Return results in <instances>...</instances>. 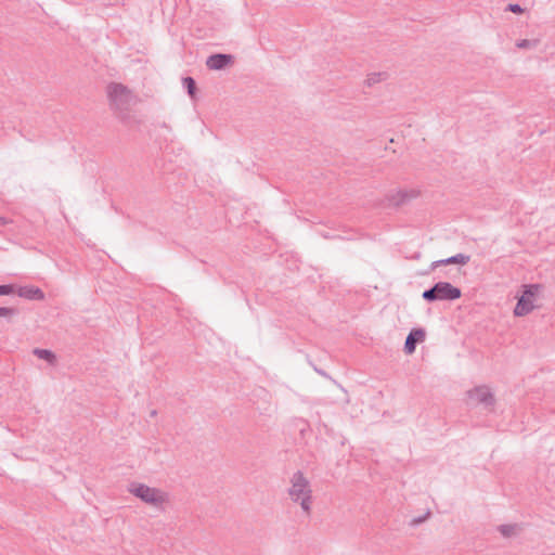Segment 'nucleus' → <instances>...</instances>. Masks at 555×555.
Segmentation results:
<instances>
[{
  "mask_svg": "<svg viewBox=\"0 0 555 555\" xmlns=\"http://www.w3.org/2000/svg\"><path fill=\"white\" fill-rule=\"evenodd\" d=\"M315 371H317L320 375H322V376H326V373H325L324 371H322V370H318V369H315Z\"/></svg>",
  "mask_w": 555,
  "mask_h": 555,
  "instance_id": "4be33fe9",
  "label": "nucleus"
},
{
  "mask_svg": "<svg viewBox=\"0 0 555 555\" xmlns=\"http://www.w3.org/2000/svg\"><path fill=\"white\" fill-rule=\"evenodd\" d=\"M430 516V512L427 511L423 516L415 517L411 520V526H417L428 519Z\"/></svg>",
  "mask_w": 555,
  "mask_h": 555,
  "instance_id": "a211bd4d",
  "label": "nucleus"
},
{
  "mask_svg": "<svg viewBox=\"0 0 555 555\" xmlns=\"http://www.w3.org/2000/svg\"><path fill=\"white\" fill-rule=\"evenodd\" d=\"M470 257L465 254H456L454 256H451L446 259H440L433 261L430 264V270H435L438 267L441 266H448V264H466L469 261Z\"/></svg>",
  "mask_w": 555,
  "mask_h": 555,
  "instance_id": "9d476101",
  "label": "nucleus"
},
{
  "mask_svg": "<svg viewBox=\"0 0 555 555\" xmlns=\"http://www.w3.org/2000/svg\"><path fill=\"white\" fill-rule=\"evenodd\" d=\"M425 336H426V333L423 328L411 330V332L408 334V336L405 338L404 348H403L404 352L406 354H412L416 349V345L418 343H422L425 339Z\"/></svg>",
  "mask_w": 555,
  "mask_h": 555,
  "instance_id": "6e6552de",
  "label": "nucleus"
},
{
  "mask_svg": "<svg viewBox=\"0 0 555 555\" xmlns=\"http://www.w3.org/2000/svg\"><path fill=\"white\" fill-rule=\"evenodd\" d=\"M519 530V526L517 524H506V525H500L498 527V531L504 537V538H511L517 533Z\"/></svg>",
  "mask_w": 555,
  "mask_h": 555,
  "instance_id": "f8f14e48",
  "label": "nucleus"
},
{
  "mask_svg": "<svg viewBox=\"0 0 555 555\" xmlns=\"http://www.w3.org/2000/svg\"><path fill=\"white\" fill-rule=\"evenodd\" d=\"M182 85L185 88L188 94L192 99H195V95H196V82H195V80L192 77H185L182 80Z\"/></svg>",
  "mask_w": 555,
  "mask_h": 555,
  "instance_id": "4468645a",
  "label": "nucleus"
},
{
  "mask_svg": "<svg viewBox=\"0 0 555 555\" xmlns=\"http://www.w3.org/2000/svg\"><path fill=\"white\" fill-rule=\"evenodd\" d=\"M288 495L294 503H298L306 516L311 515L312 511V489L310 481L302 472L297 470L291 478Z\"/></svg>",
  "mask_w": 555,
  "mask_h": 555,
  "instance_id": "f257e3e1",
  "label": "nucleus"
},
{
  "mask_svg": "<svg viewBox=\"0 0 555 555\" xmlns=\"http://www.w3.org/2000/svg\"><path fill=\"white\" fill-rule=\"evenodd\" d=\"M470 399L476 400L478 403L482 404L486 409H492L495 403L494 396L489 387L487 386H478L474 389L468 390L467 392Z\"/></svg>",
  "mask_w": 555,
  "mask_h": 555,
  "instance_id": "0eeeda50",
  "label": "nucleus"
},
{
  "mask_svg": "<svg viewBox=\"0 0 555 555\" xmlns=\"http://www.w3.org/2000/svg\"><path fill=\"white\" fill-rule=\"evenodd\" d=\"M11 220L5 217H0V225H7Z\"/></svg>",
  "mask_w": 555,
  "mask_h": 555,
  "instance_id": "412c9836",
  "label": "nucleus"
},
{
  "mask_svg": "<svg viewBox=\"0 0 555 555\" xmlns=\"http://www.w3.org/2000/svg\"><path fill=\"white\" fill-rule=\"evenodd\" d=\"M232 62H233V56L231 54L216 53V54L208 56V59L206 61V66L209 69L220 70V69L225 68Z\"/></svg>",
  "mask_w": 555,
  "mask_h": 555,
  "instance_id": "1a4fd4ad",
  "label": "nucleus"
},
{
  "mask_svg": "<svg viewBox=\"0 0 555 555\" xmlns=\"http://www.w3.org/2000/svg\"><path fill=\"white\" fill-rule=\"evenodd\" d=\"M420 192L415 189H400L389 192L386 195L385 201L387 203V206L400 207L402 205H405L410 201L416 198Z\"/></svg>",
  "mask_w": 555,
  "mask_h": 555,
  "instance_id": "423d86ee",
  "label": "nucleus"
},
{
  "mask_svg": "<svg viewBox=\"0 0 555 555\" xmlns=\"http://www.w3.org/2000/svg\"><path fill=\"white\" fill-rule=\"evenodd\" d=\"M33 352L39 359L46 360L51 364L54 363V361L56 360L55 354L51 350H48V349L36 348V349H34Z\"/></svg>",
  "mask_w": 555,
  "mask_h": 555,
  "instance_id": "ddd939ff",
  "label": "nucleus"
},
{
  "mask_svg": "<svg viewBox=\"0 0 555 555\" xmlns=\"http://www.w3.org/2000/svg\"><path fill=\"white\" fill-rule=\"evenodd\" d=\"M128 492L143 503L159 511H164L165 505L170 501L168 492L138 481H132L128 485Z\"/></svg>",
  "mask_w": 555,
  "mask_h": 555,
  "instance_id": "f03ea898",
  "label": "nucleus"
},
{
  "mask_svg": "<svg viewBox=\"0 0 555 555\" xmlns=\"http://www.w3.org/2000/svg\"><path fill=\"white\" fill-rule=\"evenodd\" d=\"M17 313H18V310L16 308L0 307V317L11 319L12 317L16 315Z\"/></svg>",
  "mask_w": 555,
  "mask_h": 555,
  "instance_id": "dca6fc26",
  "label": "nucleus"
},
{
  "mask_svg": "<svg viewBox=\"0 0 555 555\" xmlns=\"http://www.w3.org/2000/svg\"><path fill=\"white\" fill-rule=\"evenodd\" d=\"M107 95L111 108L119 119L125 121L129 116L131 105L135 102V96L126 86L116 82L108 85Z\"/></svg>",
  "mask_w": 555,
  "mask_h": 555,
  "instance_id": "7ed1b4c3",
  "label": "nucleus"
},
{
  "mask_svg": "<svg viewBox=\"0 0 555 555\" xmlns=\"http://www.w3.org/2000/svg\"><path fill=\"white\" fill-rule=\"evenodd\" d=\"M386 76H387L386 73H371L367 75L365 83L367 87H372L375 83L380 82L382 80L386 79Z\"/></svg>",
  "mask_w": 555,
  "mask_h": 555,
  "instance_id": "2eb2a0df",
  "label": "nucleus"
},
{
  "mask_svg": "<svg viewBox=\"0 0 555 555\" xmlns=\"http://www.w3.org/2000/svg\"><path fill=\"white\" fill-rule=\"evenodd\" d=\"M539 288L540 285L538 284L525 286V291L522 292V295L518 298V301L514 309V314L516 317L527 315L534 309L532 299L538 293Z\"/></svg>",
  "mask_w": 555,
  "mask_h": 555,
  "instance_id": "39448f33",
  "label": "nucleus"
},
{
  "mask_svg": "<svg viewBox=\"0 0 555 555\" xmlns=\"http://www.w3.org/2000/svg\"><path fill=\"white\" fill-rule=\"evenodd\" d=\"M550 555H555V553H552V554H550Z\"/></svg>",
  "mask_w": 555,
  "mask_h": 555,
  "instance_id": "b1692460",
  "label": "nucleus"
},
{
  "mask_svg": "<svg viewBox=\"0 0 555 555\" xmlns=\"http://www.w3.org/2000/svg\"><path fill=\"white\" fill-rule=\"evenodd\" d=\"M533 46H534V43L528 39H521L516 42V47L519 49H528Z\"/></svg>",
  "mask_w": 555,
  "mask_h": 555,
  "instance_id": "aec40b11",
  "label": "nucleus"
},
{
  "mask_svg": "<svg viewBox=\"0 0 555 555\" xmlns=\"http://www.w3.org/2000/svg\"><path fill=\"white\" fill-rule=\"evenodd\" d=\"M506 11L512 12V13H516V14H520V13L524 12V9L518 3H509L506 7Z\"/></svg>",
  "mask_w": 555,
  "mask_h": 555,
  "instance_id": "6ab92c4d",
  "label": "nucleus"
},
{
  "mask_svg": "<svg viewBox=\"0 0 555 555\" xmlns=\"http://www.w3.org/2000/svg\"><path fill=\"white\" fill-rule=\"evenodd\" d=\"M13 292H14V286L12 284L0 285V296L10 295Z\"/></svg>",
  "mask_w": 555,
  "mask_h": 555,
  "instance_id": "f3484780",
  "label": "nucleus"
},
{
  "mask_svg": "<svg viewBox=\"0 0 555 555\" xmlns=\"http://www.w3.org/2000/svg\"><path fill=\"white\" fill-rule=\"evenodd\" d=\"M18 296L29 300H43L44 293L35 286H23L18 288Z\"/></svg>",
  "mask_w": 555,
  "mask_h": 555,
  "instance_id": "9b49d317",
  "label": "nucleus"
},
{
  "mask_svg": "<svg viewBox=\"0 0 555 555\" xmlns=\"http://www.w3.org/2000/svg\"><path fill=\"white\" fill-rule=\"evenodd\" d=\"M462 296V291L449 282H437L422 294V298L427 302L453 301Z\"/></svg>",
  "mask_w": 555,
  "mask_h": 555,
  "instance_id": "20e7f679",
  "label": "nucleus"
},
{
  "mask_svg": "<svg viewBox=\"0 0 555 555\" xmlns=\"http://www.w3.org/2000/svg\"><path fill=\"white\" fill-rule=\"evenodd\" d=\"M155 415H156V411H155V410H153V411L151 412V416H155Z\"/></svg>",
  "mask_w": 555,
  "mask_h": 555,
  "instance_id": "5701e85b",
  "label": "nucleus"
}]
</instances>
